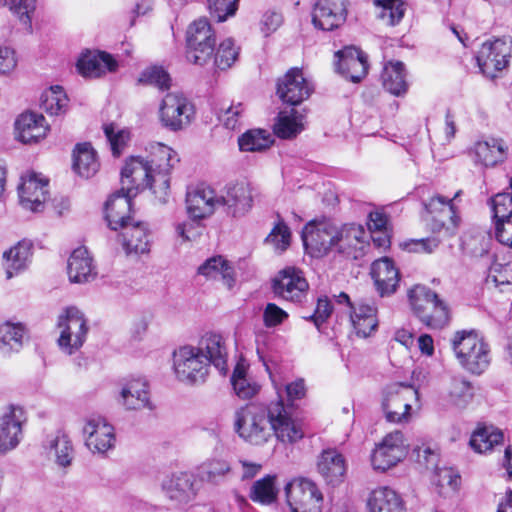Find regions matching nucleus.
<instances>
[{"label": "nucleus", "instance_id": "obj_49", "mask_svg": "<svg viewBox=\"0 0 512 512\" xmlns=\"http://www.w3.org/2000/svg\"><path fill=\"white\" fill-rule=\"evenodd\" d=\"M275 481L276 477L273 475H266L255 481L251 487L250 499L263 505L275 502L278 494Z\"/></svg>", "mask_w": 512, "mask_h": 512}, {"label": "nucleus", "instance_id": "obj_53", "mask_svg": "<svg viewBox=\"0 0 512 512\" xmlns=\"http://www.w3.org/2000/svg\"><path fill=\"white\" fill-rule=\"evenodd\" d=\"M433 304V308L427 309V318H422L421 322L431 329H442L449 322V309L436 293Z\"/></svg>", "mask_w": 512, "mask_h": 512}, {"label": "nucleus", "instance_id": "obj_2", "mask_svg": "<svg viewBox=\"0 0 512 512\" xmlns=\"http://www.w3.org/2000/svg\"><path fill=\"white\" fill-rule=\"evenodd\" d=\"M450 343L458 363L467 372L481 375L490 366L491 348L478 330H458Z\"/></svg>", "mask_w": 512, "mask_h": 512}, {"label": "nucleus", "instance_id": "obj_1", "mask_svg": "<svg viewBox=\"0 0 512 512\" xmlns=\"http://www.w3.org/2000/svg\"><path fill=\"white\" fill-rule=\"evenodd\" d=\"M234 428L244 441L252 445H263L273 436L281 442L294 443L304 437L301 425L290 419L283 406V396L268 405L249 403L235 412Z\"/></svg>", "mask_w": 512, "mask_h": 512}, {"label": "nucleus", "instance_id": "obj_10", "mask_svg": "<svg viewBox=\"0 0 512 512\" xmlns=\"http://www.w3.org/2000/svg\"><path fill=\"white\" fill-rule=\"evenodd\" d=\"M193 114V106L182 94L168 93L162 100L160 120L162 125L171 131H179L187 127Z\"/></svg>", "mask_w": 512, "mask_h": 512}, {"label": "nucleus", "instance_id": "obj_7", "mask_svg": "<svg viewBox=\"0 0 512 512\" xmlns=\"http://www.w3.org/2000/svg\"><path fill=\"white\" fill-rule=\"evenodd\" d=\"M257 190L246 181L228 183L219 193V207L233 218L245 216L253 207Z\"/></svg>", "mask_w": 512, "mask_h": 512}, {"label": "nucleus", "instance_id": "obj_11", "mask_svg": "<svg viewBox=\"0 0 512 512\" xmlns=\"http://www.w3.org/2000/svg\"><path fill=\"white\" fill-rule=\"evenodd\" d=\"M301 238L306 250L323 256L335 249L337 226L330 221L310 222L303 228Z\"/></svg>", "mask_w": 512, "mask_h": 512}, {"label": "nucleus", "instance_id": "obj_34", "mask_svg": "<svg viewBox=\"0 0 512 512\" xmlns=\"http://www.w3.org/2000/svg\"><path fill=\"white\" fill-rule=\"evenodd\" d=\"M123 248L127 254L149 253L151 241L147 223L133 221L122 229Z\"/></svg>", "mask_w": 512, "mask_h": 512}, {"label": "nucleus", "instance_id": "obj_45", "mask_svg": "<svg viewBox=\"0 0 512 512\" xmlns=\"http://www.w3.org/2000/svg\"><path fill=\"white\" fill-rule=\"evenodd\" d=\"M25 335V327L22 323L6 321L0 325V352L8 354L11 351H19Z\"/></svg>", "mask_w": 512, "mask_h": 512}, {"label": "nucleus", "instance_id": "obj_48", "mask_svg": "<svg viewBox=\"0 0 512 512\" xmlns=\"http://www.w3.org/2000/svg\"><path fill=\"white\" fill-rule=\"evenodd\" d=\"M503 432L492 426L483 427L476 430L470 439V446L479 453H483L492 448L495 445L500 444L503 441Z\"/></svg>", "mask_w": 512, "mask_h": 512}, {"label": "nucleus", "instance_id": "obj_44", "mask_svg": "<svg viewBox=\"0 0 512 512\" xmlns=\"http://www.w3.org/2000/svg\"><path fill=\"white\" fill-rule=\"evenodd\" d=\"M198 273L209 278L221 279L228 288L234 285V270L222 256L207 259L198 268Z\"/></svg>", "mask_w": 512, "mask_h": 512}, {"label": "nucleus", "instance_id": "obj_8", "mask_svg": "<svg viewBox=\"0 0 512 512\" xmlns=\"http://www.w3.org/2000/svg\"><path fill=\"white\" fill-rule=\"evenodd\" d=\"M287 503L291 512H320L323 495L314 482L300 478L285 487Z\"/></svg>", "mask_w": 512, "mask_h": 512}, {"label": "nucleus", "instance_id": "obj_55", "mask_svg": "<svg viewBox=\"0 0 512 512\" xmlns=\"http://www.w3.org/2000/svg\"><path fill=\"white\" fill-rule=\"evenodd\" d=\"M103 129L113 156L119 157L130 140L129 130L117 129L113 123L104 125Z\"/></svg>", "mask_w": 512, "mask_h": 512}, {"label": "nucleus", "instance_id": "obj_51", "mask_svg": "<svg viewBox=\"0 0 512 512\" xmlns=\"http://www.w3.org/2000/svg\"><path fill=\"white\" fill-rule=\"evenodd\" d=\"M277 400H279V391L283 396V406L288 410L289 418H293V412L295 410V401L300 400L306 395V387L303 379H297L290 382L283 387L276 386Z\"/></svg>", "mask_w": 512, "mask_h": 512}, {"label": "nucleus", "instance_id": "obj_50", "mask_svg": "<svg viewBox=\"0 0 512 512\" xmlns=\"http://www.w3.org/2000/svg\"><path fill=\"white\" fill-rule=\"evenodd\" d=\"M273 139L269 132L262 129H251L245 132L238 139L241 151L257 152L263 151L271 146Z\"/></svg>", "mask_w": 512, "mask_h": 512}, {"label": "nucleus", "instance_id": "obj_28", "mask_svg": "<svg viewBox=\"0 0 512 512\" xmlns=\"http://www.w3.org/2000/svg\"><path fill=\"white\" fill-rule=\"evenodd\" d=\"M473 160L477 164L489 168L506 161L508 146L501 138H489L477 141L471 151Z\"/></svg>", "mask_w": 512, "mask_h": 512}, {"label": "nucleus", "instance_id": "obj_20", "mask_svg": "<svg viewBox=\"0 0 512 512\" xmlns=\"http://www.w3.org/2000/svg\"><path fill=\"white\" fill-rule=\"evenodd\" d=\"M18 194L23 208L32 212H41L47 200L48 180L39 178L34 172L23 175Z\"/></svg>", "mask_w": 512, "mask_h": 512}, {"label": "nucleus", "instance_id": "obj_58", "mask_svg": "<svg viewBox=\"0 0 512 512\" xmlns=\"http://www.w3.org/2000/svg\"><path fill=\"white\" fill-rule=\"evenodd\" d=\"M231 383L236 395L242 399L253 397L259 390V386L247 379L244 371L239 367L235 368L231 377Z\"/></svg>", "mask_w": 512, "mask_h": 512}, {"label": "nucleus", "instance_id": "obj_9", "mask_svg": "<svg viewBox=\"0 0 512 512\" xmlns=\"http://www.w3.org/2000/svg\"><path fill=\"white\" fill-rule=\"evenodd\" d=\"M510 56V41L507 38H497L482 44L476 60L485 76L495 78L498 72L507 67Z\"/></svg>", "mask_w": 512, "mask_h": 512}, {"label": "nucleus", "instance_id": "obj_40", "mask_svg": "<svg viewBox=\"0 0 512 512\" xmlns=\"http://www.w3.org/2000/svg\"><path fill=\"white\" fill-rule=\"evenodd\" d=\"M121 397L127 409H152L149 401L148 384L143 378L129 381L122 388Z\"/></svg>", "mask_w": 512, "mask_h": 512}, {"label": "nucleus", "instance_id": "obj_39", "mask_svg": "<svg viewBox=\"0 0 512 512\" xmlns=\"http://www.w3.org/2000/svg\"><path fill=\"white\" fill-rule=\"evenodd\" d=\"M407 72L401 61H389L384 65L381 79L384 88L395 96H401L408 90Z\"/></svg>", "mask_w": 512, "mask_h": 512}, {"label": "nucleus", "instance_id": "obj_37", "mask_svg": "<svg viewBox=\"0 0 512 512\" xmlns=\"http://www.w3.org/2000/svg\"><path fill=\"white\" fill-rule=\"evenodd\" d=\"M369 512H405L402 498L391 488L374 489L367 502Z\"/></svg>", "mask_w": 512, "mask_h": 512}, {"label": "nucleus", "instance_id": "obj_43", "mask_svg": "<svg viewBox=\"0 0 512 512\" xmlns=\"http://www.w3.org/2000/svg\"><path fill=\"white\" fill-rule=\"evenodd\" d=\"M304 120L305 114L296 109L282 111L274 125V132L282 139L294 138L304 130Z\"/></svg>", "mask_w": 512, "mask_h": 512}, {"label": "nucleus", "instance_id": "obj_41", "mask_svg": "<svg viewBox=\"0 0 512 512\" xmlns=\"http://www.w3.org/2000/svg\"><path fill=\"white\" fill-rule=\"evenodd\" d=\"M197 471L200 480L211 485H220L232 475L230 463L222 458L207 459Z\"/></svg>", "mask_w": 512, "mask_h": 512}, {"label": "nucleus", "instance_id": "obj_6", "mask_svg": "<svg viewBox=\"0 0 512 512\" xmlns=\"http://www.w3.org/2000/svg\"><path fill=\"white\" fill-rule=\"evenodd\" d=\"M176 377L184 383L196 384L205 381L210 364L204 354L194 346H183L173 354Z\"/></svg>", "mask_w": 512, "mask_h": 512}, {"label": "nucleus", "instance_id": "obj_4", "mask_svg": "<svg viewBox=\"0 0 512 512\" xmlns=\"http://www.w3.org/2000/svg\"><path fill=\"white\" fill-rule=\"evenodd\" d=\"M424 208L432 216L429 227L433 234L442 235L443 238H452L457 234L461 219L453 200L437 194L424 202Z\"/></svg>", "mask_w": 512, "mask_h": 512}, {"label": "nucleus", "instance_id": "obj_35", "mask_svg": "<svg viewBox=\"0 0 512 512\" xmlns=\"http://www.w3.org/2000/svg\"><path fill=\"white\" fill-rule=\"evenodd\" d=\"M317 466L319 473L327 483L336 485L343 481L346 473V461L337 450H324L320 455Z\"/></svg>", "mask_w": 512, "mask_h": 512}, {"label": "nucleus", "instance_id": "obj_38", "mask_svg": "<svg viewBox=\"0 0 512 512\" xmlns=\"http://www.w3.org/2000/svg\"><path fill=\"white\" fill-rule=\"evenodd\" d=\"M377 308L362 302L352 307L350 320L355 333L360 337H368L378 326Z\"/></svg>", "mask_w": 512, "mask_h": 512}, {"label": "nucleus", "instance_id": "obj_62", "mask_svg": "<svg viewBox=\"0 0 512 512\" xmlns=\"http://www.w3.org/2000/svg\"><path fill=\"white\" fill-rule=\"evenodd\" d=\"M290 239L291 232L289 227L283 221H279L266 237L265 241L272 244L276 250L282 252L290 245Z\"/></svg>", "mask_w": 512, "mask_h": 512}, {"label": "nucleus", "instance_id": "obj_16", "mask_svg": "<svg viewBox=\"0 0 512 512\" xmlns=\"http://www.w3.org/2000/svg\"><path fill=\"white\" fill-rule=\"evenodd\" d=\"M133 189L123 186L105 203V219L111 230H122L134 221L132 214Z\"/></svg>", "mask_w": 512, "mask_h": 512}, {"label": "nucleus", "instance_id": "obj_59", "mask_svg": "<svg viewBox=\"0 0 512 512\" xmlns=\"http://www.w3.org/2000/svg\"><path fill=\"white\" fill-rule=\"evenodd\" d=\"M170 81L169 74L162 67L157 66L144 70L138 79L139 83L153 85L161 90L168 89L170 87Z\"/></svg>", "mask_w": 512, "mask_h": 512}, {"label": "nucleus", "instance_id": "obj_21", "mask_svg": "<svg viewBox=\"0 0 512 512\" xmlns=\"http://www.w3.org/2000/svg\"><path fill=\"white\" fill-rule=\"evenodd\" d=\"M347 17L346 0H319L312 12V23L323 31H332L342 25Z\"/></svg>", "mask_w": 512, "mask_h": 512}, {"label": "nucleus", "instance_id": "obj_56", "mask_svg": "<svg viewBox=\"0 0 512 512\" xmlns=\"http://www.w3.org/2000/svg\"><path fill=\"white\" fill-rule=\"evenodd\" d=\"M3 6H6L17 15L20 21L32 29V14L36 9V0H2Z\"/></svg>", "mask_w": 512, "mask_h": 512}, {"label": "nucleus", "instance_id": "obj_29", "mask_svg": "<svg viewBox=\"0 0 512 512\" xmlns=\"http://www.w3.org/2000/svg\"><path fill=\"white\" fill-rule=\"evenodd\" d=\"M22 410L10 407L0 418V454L14 449L20 442L22 435Z\"/></svg>", "mask_w": 512, "mask_h": 512}, {"label": "nucleus", "instance_id": "obj_19", "mask_svg": "<svg viewBox=\"0 0 512 512\" xmlns=\"http://www.w3.org/2000/svg\"><path fill=\"white\" fill-rule=\"evenodd\" d=\"M219 208V194L209 186L199 185L186 193V210L190 219L201 221Z\"/></svg>", "mask_w": 512, "mask_h": 512}, {"label": "nucleus", "instance_id": "obj_31", "mask_svg": "<svg viewBox=\"0 0 512 512\" xmlns=\"http://www.w3.org/2000/svg\"><path fill=\"white\" fill-rule=\"evenodd\" d=\"M15 128L18 139L25 144L38 142L49 130L44 116L35 112L22 113L15 122Z\"/></svg>", "mask_w": 512, "mask_h": 512}, {"label": "nucleus", "instance_id": "obj_42", "mask_svg": "<svg viewBox=\"0 0 512 512\" xmlns=\"http://www.w3.org/2000/svg\"><path fill=\"white\" fill-rule=\"evenodd\" d=\"M96 151L90 143L77 144L73 152V169L84 178H90L99 169Z\"/></svg>", "mask_w": 512, "mask_h": 512}, {"label": "nucleus", "instance_id": "obj_46", "mask_svg": "<svg viewBox=\"0 0 512 512\" xmlns=\"http://www.w3.org/2000/svg\"><path fill=\"white\" fill-rule=\"evenodd\" d=\"M408 300L413 313L421 321L422 318H427V309L433 308V299H435V292L425 285L417 284L408 291Z\"/></svg>", "mask_w": 512, "mask_h": 512}, {"label": "nucleus", "instance_id": "obj_52", "mask_svg": "<svg viewBox=\"0 0 512 512\" xmlns=\"http://www.w3.org/2000/svg\"><path fill=\"white\" fill-rule=\"evenodd\" d=\"M239 53L240 47L232 38L224 39L214 51V65L220 70H227L238 60Z\"/></svg>", "mask_w": 512, "mask_h": 512}, {"label": "nucleus", "instance_id": "obj_26", "mask_svg": "<svg viewBox=\"0 0 512 512\" xmlns=\"http://www.w3.org/2000/svg\"><path fill=\"white\" fill-rule=\"evenodd\" d=\"M367 232L362 225L350 223L341 228L337 227V239L335 249L338 253L354 259L363 254L367 244Z\"/></svg>", "mask_w": 512, "mask_h": 512}, {"label": "nucleus", "instance_id": "obj_61", "mask_svg": "<svg viewBox=\"0 0 512 512\" xmlns=\"http://www.w3.org/2000/svg\"><path fill=\"white\" fill-rule=\"evenodd\" d=\"M473 394V387L468 381L458 378L452 380L449 395L456 406L464 407L472 399Z\"/></svg>", "mask_w": 512, "mask_h": 512}, {"label": "nucleus", "instance_id": "obj_33", "mask_svg": "<svg viewBox=\"0 0 512 512\" xmlns=\"http://www.w3.org/2000/svg\"><path fill=\"white\" fill-rule=\"evenodd\" d=\"M76 67L82 76L97 78L106 71H115L117 62L109 53L89 51L81 55Z\"/></svg>", "mask_w": 512, "mask_h": 512}, {"label": "nucleus", "instance_id": "obj_24", "mask_svg": "<svg viewBox=\"0 0 512 512\" xmlns=\"http://www.w3.org/2000/svg\"><path fill=\"white\" fill-rule=\"evenodd\" d=\"M161 487L165 496L175 506L185 505L196 496L194 477L187 472H177L166 476L162 481Z\"/></svg>", "mask_w": 512, "mask_h": 512}, {"label": "nucleus", "instance_id": "obj_57", "mask_svg": "<svg viewBox=\"0 0 512 512\" xmlns=\"http://www.w3.org/2000/svg\"><path fill=\"white\" fill-rule=\"evenodd\" d=\"M382 7L379 17L390 26L398 24L404 16L405 8L401 0H376Z\"/></svg>", "mask_w": 512, "mask_h": 512}, {"label": "nucleus", "instance_id": "obj_64", "mask_svg": "<svg viewBox=\"0 0 512 512\" xmlns=\"http://www.w3.org/2000/svg\"><path fill=\"white\" fill-rule=\"evenodd\" d=\"M422 239H412L404 243V249L415 253H433L444 239L442 235Z\"/></svg>", "mask_w": 512, "mask_h": 512}, {"label": "nucleus", "instance_id": "obj_22", "mask_svg": "<svg viewBox=\"0 0 512 512\" xmlns=\"http://www.w3.org/2000/svg\"><path fill=\"white\" fill-rule=\"evenodd\" d=\"M83 433L86 436L85 444L93 453L104 454L115 445L114 428L104 418L89 419L83 428Z\"/></svg>", "mask_w": 512, "mask_h": 512}, {"label": "nucleus", "instance_id": "obj_5", "mask_svg": "<svg viewBox=\"0 0 512 512\" xmlns=\"http://www.w3.org/2000/svg\"><path fill=\"white\" fill-rule=\"evenodd\" d=\"M57 326L60 329L58 345L62 351L71 355L83 346L89 327L87 319L78 308H66L59 316Z\"/></svg>", "mask_w": 512, "mask_h": 512}, {"label": "nucleus", "instance_id": "obj_32", "mask_svg": "<svg viewBox=\"0 0 512 512\" xmlns=\"http://www.w3.org/2000/svg\"><path fill=\"white\" fill-rule=\"evenodd\" d=\"M67 273L72 283H86L96 277L93 258L86 247H78L71 253L67 263Z\"/></svg>", "mask_w": 512, "mask_h": 512}, {"label": "nucleus", "instance_id": "obj_25", "mask_svg": "<svg viewBox=\"0 0 512 512\" xmlns=\"http://www.w3.org/2000/svg\"><path fill=\"white\" fill-rule=\"evenodd\" d=\"M370 275L379 296L388 297L396 292L400 273L392 259L383 257L375 260L371 265Z\"/></svg>", "mask_w": 512, "mask_h": 512}, {"label": "nucleus", "instance_id": "obj_3", "mask_svg": "<svg viewBox=\"0 0 512 512\" xmlns=\"http://www.w3.org/2000/svg\"><path fill=\"white\" fill-rule=\"evenodd\" d=\"M216 47V33L206 18L193 21L186 31V57L189 62L204 66L209 63Z\"/></svg>", "mask_w": 512, "mask_h": 512}, {"label": "nucleus", "instance_id": "obj_36", "mask_svg": "<svg viewBox=\"0 0 512 512\" xmlns=\"http://www.w3.org/2000/svg\"><path fill=\"white\" fill-rule=\"evenodd\" d=\"M32 249V242L24 239L4 252L3 258L5 260L7 279L12 278L15 274L28 267L32 256Z\"/></svg>", "mask_w": 512, "mask_h": 512}, {"label": "nucleus", "instance_id": "obj_12", "mask_svg": "<svg viewBox=\"0 0 512 512\" xmlns=\"http://www.w3.org/2000/svg\"><path fill=\"white\" fill-rule=\"evenodd\" d=\"M406 454L407 450L402 432L389 433L376 445L372 452L371 463L373 469L381 472L387 471L402 461Z\"/></svg>", "mask_w": 512, "mask_h": 512}, {"label": "nucleus", "instance_id": "obj_30", "mask_svg": "<svg viewBox=\"0 0 512 512\" xmlns=\"http://www.w3.org/2000/svg\"><path fill=\"white\" fill-rule=\"evenodd\" d=\"M195 348L204 354L210 365H214L220 372L227 371L228 352L222 335L208 332L200 338Z\"/></svg>", "mask_w": 512, "mask_h": 512}, {"label": "nucleus", "instance_id": "obj_14", "mask_svg": "<svg viewBox=\"0 0 512 512\" xmlns=\"http://www.w3.org/2000/svg\"><path fill=\"white\" fill-rule=\"evenodd\" d=\"M154 172L147 160L141 157H130L121 170V181L123 186L133 189L136 193L139 189L150 188L160 199L163 194L159 190L158 183L154 181Z\"/></svg>", "mask_w": 512, "mask_h": 512}, {"label": "nucleus", "instance_id": "obj_23", "mask_svg": "<svg viewBox=\"0 0 512 512\" xmlns=\"http://www.w3.org/2000/svg\"><path fill=\"white\" fill-rule=\"evenodd\" d=\"M336 69L346 79L357 83L368 73L367 55L358 48L345 47L335 53Z\"/></svg>", "mask_w": 512, "mask_h": 512}, {"label": "nucleus", "instance_id": "obj_54", "mask_svg": "<svg viewBox=\"0 0 512 512\" xmlns=\"http://www.w3.org/2000/svg\"><path fill=\"white\" fill-rule=\"evenodd\" d=\"M50 449L54 451L56 462L59 466L67 467L74 457V449L69 437L64 433H58L51 441Z\"/></svg>", "mask_w": 512, "mask_h": 512}, {"label": "nucleus", "instance_id": "obj_27", "mask_svg": "<svg viewBox=\"0 0 512 512\" xmlns=\"http://www.w3.org/2000/svg\"><path fill=\"white\" fill-rule=\"evenodd\" d=\"M496 239L512 248V199L507 196L491 198Z\"/></svg>", "mask_w": 512, "mask_h": 512}, {"label": "nucleus", "instance_id": "obj_13", "mask_svg": "<svg viewBox=\"0 0 512 512\" xmlns=\"http://www.w3.org/2000/svg\"><path fill=\"white\" fill-rule=\"evenodd\" d=\"M408 385L393 384L383 392L382 409L385 418L391 423H404L410 418L411 405L408 403V396L416 394Z\"/></svg>", "mask_w": 512, "mask_h": 512}, {"label": "nucleus", "instance_id": "obj_60", "mask_svg": "<svg viewBox=\"0 0 512 512\" xmlns=\"http://www.w3.org/2000/svg\"><path fill=\"white\" fill-rule=\"evenodd\" d=\"M244 112L245 107L243 103H232L227 108H222V112L218 115V119L227 129L235 130L242 124Z\"/></svg>", "mask_w": 512, "mask_h": 512}, {"label": "nucleus", "instance_id": "obj_18", "mask_svg": "<svg viewBox=\"0 0 512 512\" xmlns=\"http://www.w3.org/2000/svg\"><path fill=\"white\" fill-rule=\"evenodd\" d=\"M274 293L291 302L300 303L306 297L309 284L302 271L288 267L273 280Z\"/></svg>", "mask_w": 512, "mask_h": 512}, {"label": "nucleus", "instance_id": "obj_47", "mask_svg": "<svg viewBox=\"0 0 512 512\" xmlns=\"http://www.w3.org/2000/svg\"><path fill=\"white\" fill-rule=\"evenodd\" d=\"M41 107L50 115L64 114L68 106V97L59 85L51 86L41 95Z\"/></svg>", "mask_w": 512, "mask_h": 512}, {"label": "nucleus", "instance_id": "obj_15", "mask_svg": "<svg viewBox=\"0 0 512 512\" xmlns=\"http://www.w3.org/2000/svg\"><path fill=\"white\" fill-rule=\"evenodd\" d=\"M313 89V85L299 68H291L277 82V95L284 103L292 106L299 105L308 99Z\"/></svg>", "mask_w": 512, "mask_h": 512}, {"label": "nucleus", "instance_id": "obj_63", "mask_svg": "<svg viewBox=\"0 0 512 512\" xmlns=\"http://www.w3.org/2000/svg\"><path fill=\"white\" fill-rule=\"evenodd\" d=\"M238 7V0H208L210 14L218 22L225 21L229 16L235 14Z\"/></svg>", "mask_w": 512, "mask_h": 512}, {"label": "nucleus", "instance_id": "obj_17", "mask_svg": "<svg viewBox=\"0 0 512 512\" xmlns=\"http://www.w3.org/2000/svg\"><path fill=\"white\" fill-rule=\"evenodd\" d=\"M153 149L147 161L155 174L154 181L158 183L159 190L163 194L160 196V202L165 203L170 187L169 174L179 159L176 152L164 144L158 143Z\"/></svg>", "mask_w": 512, "mask_h": 512}]
</instances>
